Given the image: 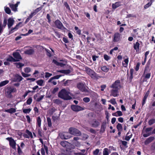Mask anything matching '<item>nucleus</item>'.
I'll list each match as a JSON object with an SVG mask.
<instances>
[{
  "label": "nucleus",
  "instance_id": "1",
  "mask_svg": "<svg viewBox=\"0 0 155 155\" xmlns=\"http://www.w3.org/2000/svg\"><path fill=\"white\" fill-rule=\"evenodd\" d=\"M70 92L66 89H61L59 92L58 97L61 99L64 100H68L72 99L71 97L69 95Z\"/></svg>",
  "mask_w": 155,
  "mask_h": 155
},
{
  "label": "nucleus",
  "instance_id": "2",
  "mask_svg": "<svg viewBox=\"0 0 155 155\" xmlns=\"http://www.w3.org/2000/svg\"><path fill=\"white\" fill-rule=\"evenodd\" d=\"M85 70L87 73L92 78H103L102 76H99L94 71L87 67L85 68Z\"/></svg>",
  "mask_w": 155,
  "mask_h": 155
},
{
  "label": "nucleus",
  "instance_id": "3",
  "mask_svg": "<svg viewBox=\"0 0 155 155\" xmlns=\"http://www.w3.org/2000/svg\"><path fill=\"white\" fill-rule=\"evenodd\" d=\"M16 89L13 87L9 86L6 88L5 90L6 95L8 97L11 98L12 97V93L15 92Z\"/></svg>",
  "mask_w": 155,
  "mask_h": 155
},
{
  "label": "nucleus",
  "instance_id": "4",
  "mask_svg": "<svg viewBox=\"0 0 155 155\" xmlns=\"http://www.w3.org/2000/svg\"><path fill=\"white\" fill-rule=\"evenodd\" d=\"M69 132L71 134L76 136H79L81 134V132L78 130L73 127L69 129Z\"/></svg>",
  "mask_w": 155,
  "mask_h": 155
},
{
  "label": "nucleus",
  "instance_id": "5",
  "mask_svg": "<svg viewBox=\"0 0 155 155\" xmlns=\"http://www.w3.org/2000/svg\"><path fill=\"white\" fill-rule=\"evenodd\" d=\"M77 87L78 89L82 92H86L87 90L86 89L84 83L79 82L77 84Z\"/></svg>",
  "mask_w": 155,
  "mask_h": 155
},
{
  "label": "nucleus",
  "instance_id": "6",
  "mask_svg": "<svg viewBox=\"0 0 155 155\" xmlns=\"http://www.w3.org/2000/svg\"><path fill=\"white\" fill-rule=\"evenodd\" d=\"M6 139L9 141V145L13 149H16V143L12 137H7Z\"/></svg>",
  "mask_w": 155,
  "mask_h": 155
},
{
  "label": "nucleus",
  "instance_id": "7",
  "mask_svg": "<svg viewBox=\"0 0 155 155\" xmlns=\"http://www.w3.org/2000/svg\"><path fill=\"white\" fill-rule=\"evenodd\" d=\"M120 80H117L110 86V87L113 89L118 90L119 87H120Z\"/></svg>",
  "mask_w": 155,
  "mask_h": 155
},
{
  "label": "nucleus",
  "instance_id": "8",
  "mask_svg": "<svg viewBox=\"0 0 155 155\" xmlns=\"http://www.w3.org/2000/svg\"><path fill=\"white\" fill-rule=\"evenodd\" d=\"M13 55L14 58L16 61H20V60L22 59V57L21 55L18 52H14L13 53Z\"/></svg>",
  "mask_w": 155,
  "mask_h": 155
},
{
  "label": "nucleus",
  "instance_id": "9",
  "mask_svg": "<svg viewBox=\"0 0 155 155\" xmlns=\"http://www.w3.org/2000/svg\"><path fill=\"white\" fill-rule=\"evenodd\" d=\"M72 110L74 111H78L80 110H83L84 109L81 106L78 105H72L71 106Z\"/></svg>",
  "mask_w": 155,
  "mask_h": 155
},
{
  "label": "nucleus",
  "instance_id": "10",
  "mask_svg": "<svg viewBox=\"0 0 155 155\" xmlns=\"http://www.w3.org/2000/svg\"><path fill=\"white\" fill-rule=\"evenodd\" d=\"M120 35L118 33H116L113 36V40L114 42H117L119 41L120 38Z\"/></svg>",
  "mask_w": 155,
  "mask_h": 155
},
{
  "label": "nucleus",
  "instance_id": "11",
  "mask_svg": "<svg viewBox=\"0 0 155 155\" xmlns=\"http://www.w3.org/2000/svg\"><path fill=\"white\" fill-rule=\"evenodd\" d=\"M55 26L58 28L63 29L65 28L62 23L58 20H57L55 22Z\"/></svg>",
  "mask_w": 155,
  "mask_h": 155
},
{
  "label": "nucleus",
  "instance_id": "12",
  "mask_svg": "<svg viewBox=\"0 0 155 155\" xmlns=\"http://www.w3.org/2000/svg\"><path fill=\"white\" fill-rule=\"evenodd\" d=\"M61 76L60 75H57L54 76L53 77L51 78L49 80V82H51L54 85H55L57 84L56 82L55 81H53V80L54 79H59Z\"/></svg>",
  "mask_w": 155,
  "mask_h": 155
},
{
  "label": "nucleus",
  "instance_id": "13",
  "mask_svg": "<svg viewBox=\"0 0 155 155\" xmlns=\"http://www.w3.org/2000/svg\"><path fill=\"white\" fill-rule=\"evenodd\" d=\"M60 137L62 139H67L70 137V136L69 135V134L68 133H64L62 134Z\"/></svg>",
  "mask_w": 155,
  "mask_h": 155
},
{
  "label": "nucleus",
  "instance_id": "14",
  "mask_svg": "<svg viewBox=\"0 0 155 155\" xmlns=\"http://www.w3.org/2000/svg\"><path fill=\"white\" fill-rule=\"evenodd\" d=\"M118 90L113 89L111 90L110 96H112L114 97H117L118 94Z\"/></svg>",
  "mask_w": 155,
  "mask_h": 155
},
{
  "label": "nucleus",
  "instance_id": "15",
  "mask_svg": "<svg viewBox=\"0 0 155 155\" xmlns=\"http://www.w3.org/2000/svg\"><path fill=\"white\" fill-rule=\"evenodd\" d=\"M14 21V20L12 18H10L8 19V26L9 28L13 25Z\"/></svg>",
  "mask_w": 155,
  "mask_h": 155
},
{
  "label": "nucleus",
  "instance_id": "16",
  "mask_svg": "<svg viewBox=\"0 0 155 155\" xmlns=\"http://www.w3.org/2000/svg\"><path fill=\"white\" fill-rule=\"evenodd\" d=\"M41 118L40 116L38 117L36 119L37 128H40L41 124Z\"/></svg>",
  "mask_w": 155,
  "mask_h": 155
},
{
  "label": "nucleus",
  "instance_id": "17",
  "mask_svg": "<svg viewBox=\"0 0 155 155\" xmlns=\"http://www.w3.org/2000/svg\"><path fill=\"white\" fill-rule=\"evenodd\" d=\"M154 139V137H151L148 138L144 142L145 145H147L150 143Z\"/></svg>",
  "mask_w": 155,
  "mask_h": 155
},
{
  "label": "nucleus",
  "instance_id": "18",
  "mask_svg": "<svg viewBox=\"0 0 155 155\" xmlns=\"http://www.w3.org/2000/svg\"><path fill=\"white\" fill-rule=\"evenodd\" d=\"M120 6H121V2H116L112 5V8L114 9H115Z\"/></svg>",
  "mask_w": 155,
  "mask_h": 155
},
{
  "label": "nucleus",
  "instance_id": "19",
  "mask_svg": "<svg viewBox=\"0 0 155 155\" xmlns=\"http://www.w3.org/2000/svg\"><path fill=\"white\" fill-rule=\"evenodd\" d=\"M16 111V109L13 108H11L9 109L5 110H4V112L10 114H12L15 113Z\"/></svg>",
  "mask_w": 155,
  "mask_h": 155
},
{
  "label": "nucleus",
  "instance_id": "20",
  "mask_svg": "<svg viewBox=\"0 0 155 155\" xmlns=\"http://www.w3.org/2000/svg\"><path fill=\"white\" fill-rule=\"evenodd\" d=\"M9 6L12 9V10L16 12L17 11V8L18 6V5L17 4H15V5L9 4Z\"/></svg>",
  "mask_w": 155,
  "mask_h": 155
},
{
  "label": "nucleus",
  "instance_id": "21",
  "mask_svg": "<svg viewBox=\"0 0 155 155\" xmlns=\"http://www.w3.org/2000/svg\"><path fill=\"white\" fill-rule=\"evenodd\" d=\"M23 79L22 77L18 74H16L14 78V81H20Z\"/></svg>",
  "mask_w": 155,
  "mask_h": 155
},
{
  "label": "nucleus",
  "instance_id": "22",
  "mask_svg": "<svg viewBox=\"0 0 155 155\" xmlns=\"http://www.w3.org/2000/svg\"><path fill=\"white\" fill-rule=\"evenodd\" d=\"M112 115L113 116L119 117L122 116L123 114L121 111H117L116 112L113 113Z\"/></svg>",
  "mask_w": 155,
  "mask_h": 155
},
{
  "label": "nucleus",
  "instance_id": "23",
  "mask_svg": "<svg viewBox=\"0 0 155 155\" xmlns=\"http://www.w3.org/2000/svg\"><path fill=\"white\" fill-rule=\"evenodd\" d=\"M24 53L26 54L31 55L34 53V51L32 49H30L25 51Z\"/></svg>",
  "mask_w": 155,
  "mask_h": 155
},
{
  "label": "nucleus",
  "instance_id": "24",
  "mask_svg": "<svg viewBox=\"0 0 155 155\" xmlns=\"http://www.w3.org/2000/svg\"><path fill=\"white\" fill-rule=\"evenodd\" d=\"M99 124L100 123L96 120H94L92 124L93 127H97Z\"/></svg>",
  "mask_w": 155,
  "mask_h": 155
},
{
  "label": "nucleus",
  "instance_id": "25",
  "mask_svg": "<svg viewBox=\"0 0 155 155\" xmlns=\"http://www.w3.org/2000/svg\"><path fill=\"white\" fill-rule=\"evenodd\" d=\"M128 59V58L127 57L124 60V62H123L122 63V64L124 67H126L127 66L129 61Z\"/></svg>",
  "mask_w": 155,
  "mask_h": 155
},
{
  "label": "nucleus",
  "instance_id": "26",
  "mask_svg": "<svg viewBox=\"0 0 155 155\" xmlns=\"http://www.w3.org/2000/svg\"><path fill=\"white\" fill-rule=\"evenodd\" d=\"M140 44L138 42H137L135 43L134 44V49L137 51L139 49Z\"/></svg>",
  "mask_w": 155,
  "mask_h": 155
},
{
  "label": "nucleus",
  "instance_id": "27",
  "mask_svg": "<svg viewBox=\"0 0 155 155\" xmlns=\"http://www.w3.org/2000/svg\"><path fill=\"white\" fill-rule=\"evenodd\" d=\"M58 72L62 73L65 74H68L70 73L71 71L69 70H61L59 71Z\"/></svg>",
  "mask_w": 155,
  "mask_h": 155
},
{
  "label": "nucleus",
  "instance_id": "28",
  "mask_svg": "<svg viewBox=\"0 0 155 155\" xmlns=\"http://www.w3.org/2000/svg\"><path fill=\"white\" fill-rule=\"evenodd\" d=\"M129 133L128 132L126 134V136L125 137V140L127 141H129L130 139V138L132 137V134L130 133L131 134L130 135H128L129 134Z\"/></svg>",
  "mask_w": 155,
  "mask_h": 155
},
{
  "label": "nucleus",
  "instance_id": "29",
  "mask_svg": "<svg viewBox=\"0 0 155 155\" xmlns=\"http://www.w3.org/2000/svg\"><path fill=\"white\" fill-rule=\"evenodd\" d=\"M9 82V81L8 80H5L0 83V87L3 86L8 84Z\"/></svg>",
  "mask_w": 155,
  "mask_h": 155
},
{
  "label": "nucleus",
  "instance_id": "30",
  "mask_svg": "<svg viewBox=\"0 0 155 155\" xmlns=\"http://www.w3.org/2000/svg\"><path fill=\"white\" fill-rule=\"evenodd\" d=\"M6 61H8L15 62V58L11 56H9V57L7 58Z\"/></svg>",
  "mask_w": 155,
  "mask_h": 155
},
{
  "label": "nucleus",
  "instance_id": "31",
  "mask_svg": "<svg viewBox=\"0 0 155 155\" xmlns=\"http://www.w3.org/2000/svg\"><path fill=\"white\" fill-rule=\"evenodd\" d=\"M108 102L114 105L117 104V103L116 102V99L114 98H113L110 100L108 101Z\"/></svg>",
  "mask_w": 155,
  "mask_h": 155
},
{
  "label": "nucleus",
  "instance_id": "32",
  "mask_svg": "<svg viewBox=\"0 0 155 155\" xmlns=\"http://www.w3.org/2000/svg\"><path fill=\"white\" fill-rule=\"evenodd\" d=\"M143 74L144 75V79H146L147 80L149 79L151 76V74L150 73H147L146 74L144 73Z\"/></svg>",
  "mask_w": 155,
  "mask_h": 155
},
{
  "label": "nucleus",
  "instance_id": "33",
  "mask_svg": "<svg viewBox=\"0 0 155 155\" xmlns=\"http://www.w3.org/2000/svg\"><path fill=\"white\" fill-rule=\"evenodd\" d=\"M21 24V22H19L18 24H17L16 26L14 28H12L11 31H10V33H12L14 31L15 29H17L18 28L17 27L19 26L20 24Z\"/></svg>",
  "mask_w": 155,
  "mask_h": 155
},
{
  "label": "nucleus",
  "instance_id": "34",
  "mask_svg": "<svg viewBox=\"0 0 155 155\" xmlns=\"http://www.w3.org/2000/svg\"><path fill=\"white\" fill-rule=\"evenodd\" d=\"M152 0H150V2H148L144 6V8L145 9H147L151 5L152 3Z\"/></svg>",
  "mask_w": 155,
  "mask_h": 155
},
{
  "label": "nucleus",
  "instance_id": "35",
  "mask_svg": "<svg viewBox=\"0 0 155 155\" xmlns=\"http://www.w3.org/2000/svg\"><path fill=\"white\" fill-rule=\"evenodd\" d=\"M101 70L104 72H107L109 70V68H107L106 66H103L101 68Z\"/></svg>",
  "mask_w": 155,
  "mask_h": 155
},
{
  "label": "nucleus",
  "instance_id": "36",
  "mask_svg": "<svg viewBox=\"0 0 155 155\" xmlns=\"http://www.w3.org/2000/svg\"><path fill=\"white\" fill-rule=\"evenodd\" d=\"M117 128L118 131H121L122 130V125L120 123H118L117 126Z\"/></svg>",
  "mask_w": 155,
  "mask_h": 155
},
{
  "label": "nucleus",
  "instance_id": "37",
  "mask_svg": "<svg viewBox=\"0 0 155 155\" xmlns=\"http://www.w3.org/2000/svg\"><path fill=\"white\" fill-rule=\"evenodd\" d=\"M31 109L28 108V109H23V112L25 114H28L29 113L31 110Z\"/></svg>",
  "mask_w": 155,
  "mask_h": 155
},
{
  "label": "nucleus",
  "instance_id": "38",
  "mask_svg": "<svg viewBox=\"0 0 155 155\" xmlns=\"http://www.w3.org/2000/svg\"><path fill=\"white\" fill-rule=\"evenodd\" d=\"M108 150L107 148H104L103 151V155H108Z\"/></svg>",
  "mask_w": 155,
  "mask_h": 155
},
{
  "label": "nucleus",
  "instance_id": "39",
  "mask_svg": "<svg viewBox=\"0 0 155 155\" xmlns=\"http://www.w3.org/2000/svg\"><path fill=\"white\" fill-rule=\"evenodd\" d=\"M26 133L28 135L29 137H31V138L33 137V135H32V134L31 132L30 131L28 130H26Z\"/></svg>",
  "mask_w": 155,
  "mask_h": 155
},
{
  "label": "nucleus",
  "instance_id": "40",
  "mask_svg": "<svg viewBox=\"0 0 155 155\" xmlns=\"http://www.w3.org/2000/svg\"><path fill=\"white\" fill-rule=\"evenodd\" d=\"M150 62L148 61L146 64V67L145 68V70H144V74L146 73V71L150 67Z\"/></svg>",
  "mask_w": 155,
  "mask_h": 155
},
{
  "label": "nucleus",
  "instance_id": "41",
  "mask_svg": "<svg viewBox=\"0 0 155 155\" xmlns=\"http://www.w3.org/2000/svg\"><path fill=\"white\" fill-rule=\"evenodd\" d=\"M155 123V119H152L148 121V124L150 125H151Z\"/></svg>",
  "mask_w": 155,
  "mask_h": 155
},
{
  "label": "nucleus",
  "instance_id": "42",
  "mask_svg": "<svg viewBox=\"0 0 155 155\" xmlns=\"http://www.w3.org/2000/svg\"><path fill=\"white\" fill-rule=\"evenodd\" d=\"M64 6L69 11H71V8L69 6L68 4V3L66 2H64Z\"/></svg>",
  "mask_w": 155,
  "mask_h": 155
},
{
  "label": "nucleus",
  "instance_id": "43",
  "mask_svg": "<svg viewBox=\"0 0 155 155\" xmlns=\"http://www.w3.org/2000/svg\"><path fill=\"white\" fill-rule=\"evenodd\" d=\"M131 17L136 18L137 16L136 15H134L133 14H129L127 15L126 18H128Z\"/></svg>",
  "mask_w": 155,
  "mask_h": 155
},
{
  "label": "nucleus",
  "instance_id": "44",
  "mask_svg": "<svg viewBox=\"0 0 155 155\" xmlns=\"http://www.w3.org/2000/svg\"><path fill=\"white\" fill-rule=\"evenodd\" d=\"M67 144V142L65 141H63L61 142V144L63 147H65Z\"/></svg>",
  "mask_w": 155,
  "mask_h": 155
},
{
  "label": "nucleus",
  "instance_id": "45",
  "mask_svg": "<svg viewBox=\"0 0 155 155\" xmlns=\"http://www.w3.org/2000/svg\"><path fill=\"white\" fill-rule=\"evenodd\" d=\"M38 84L40 86H42L43 83V81L42 80H38L37 81Z\"/></svg>",
  "mask_w": 155,
  "mask_h": 155
},
{
  "label": "nucleus",
  "instance_id": "46",
  "mask_svg": "<svg viewBox=\"0 0 155 155\" xmlns=\"http://www.w3.org/2000/svg\"><path fill=\"white\" fill-rule=\"evenodd\" d=\"M5 11L7 13L10 14L11 13V11L10 8L8 7H5Z\"/></svg>",
  "mask_w": 155,
  "mask_h": 155
},
{
  "label": "nucleus",
  "instance_id": "47",
  "mask_svg": "<svg viewBox=\"0 0 155 155\" xmlns=\"http://www.w3.org/2000/svg\"><path fill=\"white\" fill-rule=\"evenodd\" d=\"M54 101L55 103L57 104H60L61 103V101L59 99H57L55 100H54Z\"/></svg>",
  "mask_w": 155,
  "mask_h": 155
},
{
  "label": "nucleus",
  "instance_id": "48",
  "mask_svg": "<svg viewBox=\"0 0 155 155\" xmlns=\"http://www.w3.org/2000/svg\"><path fill=\"white\" fill-rule=\"evenodd\" d=\"M32 99L31 97L29 98L27 101L26 103L30 105L31 103L32 102Z\"/></svg>",
  "mask_w": 155,
  "mask_h": 155
},
{
  "label": "nucleus",
  "instance_id": "49",
  "mask_svg": "<svg viewBox=\"0 0 155 155\" xmlns=\"http://www.w3.org/2000/svg\"><path fill=\"white\" fill-rule=\"evenodd\" d=\"M3 31V27L1 22H0V35L2 34Z\"/></svg>",
  "mask_w": 155,
  "mask_h": 155
},
{
  "label": "nucleus",
  "instance_id": "50",
  "mask_svg": "<svg viewBox=\"0 0 155 155\" xmlns=\"http://www.w3.org/2000/svg\"><path fill=\"white\" fill-rule=\"evenodd\" d=\"M50 49H51V51L50 52H49V57L53 56L54 54V50L51 48H50Z\"/></svg>",
  "mask_w": 155,
  "mask_h": 155
},
{
  "label": "nucleus",
  "instance_id": "51",
  "mask_svg": "<svg viewBox=\"0 0 155 155\" xmlns=\"http://www.w3.org/2000/svg\"><path fill=\"white\" fill-rule=\"evenodd\" d=\"M100 150L99 149H96L93 152V154L94 155H97L99 152Z\"/></svg>",
  "mask_w": 155,
  "mask_h": 155
},
{
  "label": "nucleus",
  "instance_id": "52",
  "mask_svg": "<svg viewBox=\"0 0 155 155\" xmlns=\"http://www.w3.org/2000/svg\"><path fill=\"white\" fill-rule=\"evenodd\" d=\"M32 32H33V30H32L29 29L28 30V32L27 33L25 34H22L21 35H23V36H27V35H28L29 34H30Z\"/></svg>",
  "mask_w": 155,
  "mask_h": 155
},
{
  "label": "nucleus",
  "instance_id": "53",
  "mask_svg": "<svg viewBox=\"0 0 155 155\" xmlns=\"http://www.w3.org/2000/svg\"><path fill=\"white\" fill-rule=\"evenodd\" d=\"M83 101L85 103H88L90 101V99L88 97H86L83 99Z\"/></svg>",
  "mask_w": 155,
  "mask_h": 155
},
{
  "label": "nucleus",
  "instance_id": "54",
  "mask_svg": "<svg viewBox=\"0 0 155 155\" xmlns=\"http://www.w3.org/2000/svg\"><path fill=\"white\" fill-rule=\"evenodd\" d=\"M44 97V95H41L39 97H38L36 99V101L39 102L42 100Z\"/></svg>",
  "mask_w": 155,
  "mask_h": 155
},
{
  "label": "nucleus",
  "instance_id": "55",
  "mask_svg": "<svg viewBox=\"0 0 155 155\" xmlns=\"http://www.w3.org/2000/svg\"><path fill=\"white\" fill-rule=\"evenodd\" d=\"M140 65V63L139 62H138L137 63V65L135 68V69L136 71H137L138 70Z\"/></svg>",
  "mask_w": 155,
  "mask_h": 155
},
{
  "label": "nucleus",
  "instance_id": "56",
  "mask_svg": "<svg viewBox=\"0 0 155 155\" xmlns=\"http://www.w3.org/2000/svg\"><path fill=\"white\" fill-rule=\"evenodd\" d=\"M7 23V20L6 19H4V21H3V25H2V26L3 27V29L6 26Z\"/></svg>",
  "mask_w": 155,
  "mask_h": 155
},
{
  "label": "nucleus",
  "instance_id": "57",
  "mask_svg": "<svg viewBox=\"0 0 155 155\" xmlns=\"http://www.w3.org/2000/svg\"><path fill=\"white\" fill-rule=\"evenodd\" d=\"M31 69L28 67L26 68L25 69V71L27 73H28L31 71Z\"/></svg>",
  "mask_w": 155,
  "mask_h": 155
},
{
  "label": "nucleus",
  "instance_id": "58",
  "mask_svg": "<svg viewBox=\"0 0 155 155\" xmlns=\"http://www.w3.org/2000/svg\"><path fill=\"white\" fill-rule=\"evenodd\" d=\"M42 9V8L41 7H40L36 9L34 11V12H35V14L38 12L40 11Z\"/></svg>",
  "mask_w": 155,
  "mask_h": 155
},
{
  "label": "nucleus",
  "instance_id": "59",
  "mask_svg": "<svg viewBox=\"0 0 155 155\" xmlns=\"http://www.w3.org/2000/svg\"><path fill=\"white\" fill-rule=\"evenodd\" d=\"M110 57L107 55H104V59L106 61H108L110 59Z\"/></svg>",
  "mask_w": 155,
  "mask_h": 155
},
{
  "label": "nucleus",
  "instance_id": "60",
  "mask_svg": "<svg viewBox=\"0 0 155 155\" xmlns=\"http://www.w3.org/2000/svg\"><path fill=\"white\" fill-rule=\"evenodd\" d=\"M36 14L35 12H34L31 13V14L28 17L31 19Z\"/></svg>",
  "mask_w": 155,
  "mask_h": 155
},
{
  "label": "nucleus",
  "instance_id": "61",
  "mask_svg": "<svg viewBox=\"0 0 155 155\" xmlns=\"http://www.w3.org/2000/svg\"><path fill=\"white\" fill-rule=\"evenodd\" d=\"M23 65L24 64H22V63L19 62L17 64L16 66L18 68H20L22 67Z\"/></svg>",
  "mask_w": 155,
  "mask_h": 155
},
{
  "label": "nucleus",
  "instance_id": "62",
  "mask_svg": "<svg viewBox=\"0 0 155 155\" xmlns=\"http://www.w3.org/2000/svg\"><path fill=\"white\" fill-rule=\"evenodd\" d=\"M152 129V127L147 128L146 129L145 131L147 133V132L151 131Z\"/></svg>",
  "mask_w": 155,
  "mask_h": 155
},
{
  "label": "nucleus",
  "instance_id": "63",
  "mask_svg": "<svg viewBox=\"0 0 155 155\" xmlns=\"http://www.w3.org/2000/svg\"><path fill=\"white\" fill-rule=\"evenodd\" d=\"M38 129V134L40 135V136H41V129L40 128H37Z\"/></svg>",
  "mask_w": 155,
  "mask_h": 155
},
{
  "label": "nucleus",
  "instance_id": "64",
  "mask_svg": "<svg viewBox=\"0 0 155 155\" xmlns=\"http://www.w3.org/2000/svg\"><path fill=\"white\" fill-rule=\"evenodd\" d=\"M101 90L103 91H104V89L106 88V85H102L101 86Z\"/></svg>",
  "mask_w": 155,
  "mask_h": 155
}]
</instances>
